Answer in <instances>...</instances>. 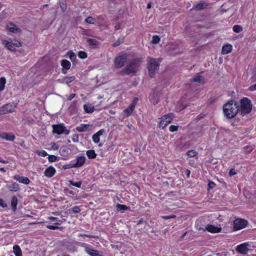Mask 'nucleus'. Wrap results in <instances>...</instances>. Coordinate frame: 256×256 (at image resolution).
<instances>
[{
  "instance_id": "c03bdc74",
  "label": "nucleus",
  "mask_w": 256,
  "mask_h": 256,
  "mask_svg": "<svg viewBox=\"0 0 256 256\" xmlns=\"http://www.w3.org/2000/svg\"><path fill=\"white\" fill-rule=\"evenodd\" d=\"M85 22L88 24H94L95 20L94 18L92 17L88 16L85 19Z\"/></svg>"
},
{
  "instance_id": "49530a36",
  "label": "nucleus",
  "mask_w": 256,
  "mask_h": 256,
  "mask_svg": "<svg viewBox=\"0 0 256 256\" xmlns=\"http://www.w3.org/2000/svg\"><path fill=\"white\" fill-rule=\"evenodd\" d=\"M160 40V38L158 36H152V43L156 44L159 42Z\"/></svg>"
},
{
  "instance_id": "4468645a",
  "label": "nucleus",
  "mask_w": 256,
  "mask_h": 256,
  "mask_svg": "<svg viewBox=\"0 0 256 256\" xmlns=\"http://www.w3.org/2000/svg\"><path fill=\"white\" fill-rule=\"evenodd\" d=\"M136 104V102H133L127 108L124 109V110L123 115L124 116V117H128L132 114L133 110L135 108Z\"/></svg>"
},
{
  "instance_id": "864d4df0",
  "label": "nucleus",
  "mask_w": 256,
  "mask_h": 256,
  "mask_svg": "<svg viewBox=\"0 0 256 256\" xmlns=\"http://www.w3.org/2000/svg\"><path fill=\"white\" fill-rule=\"evenodd\" d=\"M236 172L234 168H231L228 172L230 176H232L236 174Z\"/></svg>"
},
{
  "instance_id": "bf43d9fd",
  "label": "nucleus",
  "mask_w": 256,
  "mask_h": 256,
  "mask_svg": "<svg viewBox=\"0 0 256 256\" xmlns=\"http://www.w3.org/2000/svg\"><path fill=\"white\" fill-rule=\"evenodd\" d=\"M46 228L50 230H56L58 228V227L56 226H53V225H48L46 226Z\"/></svg>"
},
{
  "instance_id": "5fc2aeb1",
  "label": "nucleus",
  "mask_w": 256,
  "mask_h": 256,
  "mask_svg": "<svg viewBox=\"0 0 256 256\" xmlns=\"http://www.w3.org/2000/svg\"><path fill=\"white\" fill-rule=\"evenodd\" d=\"M0 206L2 208H6L7 207V204L6 202L2 198H0Z\"/></svg>"
},
{
  "instance_id": "cd10ccee",
  "label": "nucleus",
  "mask_w": 256,
  "mask_h": 256,
  "mask_svg": "<svg viewBox=\"0 0 256 256\" xmlns=\"http://www.w3.org/2000/svg\"><path fill=\"white\" fill-rule=\"evenodd\" d=\"M86 154L88 158L90 159L95 158L96 156V154L95 152V151L93 150H88L86 152Z\"/></svg>"
},
{
  "instance_id": "a19ab883",
  "label": "nucleus",
  "mask_w": 256,
  "mask_h": 256,
  "mask_svg": "<svg viewBox=\"0 0 256 256\" xmlns=\"http://www.w3.org/2000/svg\"><path fill=\"white\" fill-rule=\"evenodd\" d=\"M68 56L72 62L74 61L76 59V54L73 52H68Z\"/></svg>"
},
{
  "instance_id": "e433bc0d",
  "label": "nucleus",
  "mask_w": 256,
  "mask_h": 256,
  "mask_svg": "<svg viewBox=\"0 0 256 256\" xmlns=\"http://www.w3.org/2000/svg\"><path fill=\"white\" fill-rule=\"evenodd\" d=\"M69 183L70 184H71L73 186H74L76 187H77V188H80L81 186V185L82 184L81 181L74 182L72 180H69Z\"/></svg>"
},
{
  "instance_id": "7c9ffc66",
  "label": "nucleus",
  "mask_w": 256,
  "mask_h": 256,
  "mask_svg": "<svg viewBox=\"0 0 256 256\" xmlns=\"http://www.w3.org/2000/svg\"><path fill=\"white\" fill-rule=\"evenodd\" d=\"M88 44L90 46H96L99 45L100 42L95 39L88 38L87 40Z\"/></svg>"
},
{
  "instance_id": "c85d7f7f",
  "label": "nucleus",
  "mask_w": 256,
  "mask_h": 256,
  "mask_svg": "<svg viewBox=\"0 0 256 256\" xmlns=\"http://www.w3.org/2000/svg\"><path fill=\"white\" fill-rule=\"evenodd\" d=\"M9 189L11 191L17 192L20 190L19 185L16 182H13L9 186Z\"/></svg>"
},
{
  "instance_id": "39448f33",
  "label": "nucleus",
  "mask_w": 256,
  "mask_h": 256,
  "mask_svg": "<svg viewBox=\"0 0 256 256\" xmlns=\"http://www.w3.org/2000/svg\"><path fill=\"white\" fill-rule=\"evenodd\" d=\"M2 44L10 51H14L16 48H19L21 46L20 42L16 40H12L10 41L3 40L2 41Z\"/></svg>"
},
{
  "instance_id": "9b49d317",
  "label": "nucleus",
  "mask_w": 256,
  "mask_h": 256,
  "mask_svg": "<svg viewBox=\"0 0 256 256\" xmlns=\"http://www.w3.org/2000/svg\"><path fill=\"white\" fill-rule=\"evenodd\" d=\"M6 26V29L11 32L18 34L21 32L20 29L12 22H7Z\"/></svg>"
},
{
  "instance_id": "052dcab7",
  "label": "nucleus",
  "mask_w": 256,
  "mask_h": 256,
  "mask_svg": "<svg viewBox=\"0 0 256 256\" xmlns=\"http://www.w3.org/2000/svg\"><path fill=\"white\" fill-rule=\"evenodd\" d=\"M249 90L254 91L256 90V83L249 87Z\"/></svg>"
},
{
  "instance_id": "bb28decb",
  "label": "nucleus",
  "mask_w": 256,
  "mask_h": 256,
  "mask_svg": "<svg viewBox=\"0 0 256 256\" xmlns=\"http://www.w3.org/2000/svg\"><path fill=\"white\" fill-rule=\"evenodd\" d=\"M18 204V198H17L14 196L12 198L11 200V206L12 208V210L13 211H15L16 209V206Z\"/></svg>"
},
{
  "instance_id": "79ce46f5",
  "label": "nucleus",
  "mask_w": 256,
  "mask_h": 256,
  "mask_svg": "<svg viewBox=\"0 0 256 256\" xmlns=\"http://www.w3.org/2000/svg\"><path fill=\"white\" fill-rule=\"evenodd\" d=\"M242 28L239 25H235L233 27V30L236 32H242Z\"/></svg>"
},
{
  "instance_id": "0eeeda50",
  "label": "nucleus",
  "mask_w": 256,
  "mask_h": 256,
  "mask_svg": "<svg viewBox=\"0 0 256 256\" xmlns=\"http://www.w3.org/2000/svg\"><path fill=\"white\" fill-rule=\"evenodd\" d=\"M173 114L171 113L165 114L160 119V121L159 124V126L162 128L166 127L168 124L171 122L173 118Z\"/></svg>"
},
{
  "instance_id": "69168bd1",
  "label": "nucleus",
  "mask_w": 256,
  "mask_h": 256,
  "mask_svg": "<svg viewBox=\"0 0 256 256\" xmlns=\"http://www.w3.org/2000/svg\"><path fill=\"white\" fill-rule=\"evenodd\" d=\"M109 112H110V114H115V112H115V111H114V110H110Z\"/></svg>"
},
{
  "instance_id": "2eb2a0df",
  "label": "nucleus",
  "mask_w": 256,
  "mask_h": 256,
  "mask_svg": "<svg viewBox=\"0 0 256 256\" xmlns=\"http://www.w3.org/2000/svg\"><path fill=\"white\" fill-rule=\"evenodd\" d=\"M14 179L18 181L20 183L24 184H28L30 182V180L27 177L21 176L20 175L16 174L14 176Z\"/></svg>"
},
{
  "instance_id": "ea45409f",
  "label": "nucleus",
  "mask_w": 256,
  "mask_h": 256,
  "mask_svg": "<svg viewBox=\"0 0 256 256\" xmlns=\"http://www.w3.org/2000/svg\"><path fill=\"white\" fill-rule=\"evenodd\" d=\"M232 50V46L230 44H225V54L230 53Z\"/></svg>"
},
{
  "instance_id": "20e7f679",
  "label": "nucleus",
  "mask_w": 256,
  "mask_h": 256,
  "mask_svg": "<svg viewBox=\"0 0 256 256\" xmlns=\"http://www.w3.org/2000/svg\"><path fill=\"white\" fill-rule=\"evenodd\" d=\"M140 62H141V59L140 58L132 61L126 66L124 70L122 71V73L127 74L136 73Z\"/></svg>"
},
{
  "instance_id": "6ab92c4d",
  "label": "nucleus",
  "mask_w": 256,
  "mask_h": 256,
  "mask_svg": "<svg viewBox=\"0 0 256 256\" xmlns=\"http://www.w3.org/2000/svg\"><path fill=\"white\" fill-rule=\"evenodd\" d=\"M0 138L6 140L14 141L15 136L12 134H8L6 132L0 133Z\"/></svg>"
},
{
  "instance_id": "603ef678",
  "label": "nucleus",
  "mask_w": 256,
  "mask_h": 256,
  "mask_svg": "<svg viewBox=\"0 0 256 256\" xmlns=\"http://www.w3.org/2000/svg\"><path fill=\"white\" fill-rule=\"evenodd\" d=\"M178 126L174 125H172L169 127V130L171 132H174L178 130Z\"/></svg>"
},
{
  "instance_id": "6e6d98bb",
  "label": "nucleus",
  "mask_w": 256,
  "mask_h": 256,
  "mask_svg": "<svg viewBox=\"0 0 256 256\" xmlns=\"http://www.w3.org/2000/svg\"><path fill=\"white\" fill-rule=\"evenodd\" d=\"M78 236H82V237H87V238H96V236H95L92 235V234H78Z\"/></svg>"
},
{
  "instance_id": "680f3d73",
  "label": "nucleus",
  "mask_w": 256,
  "mask_h": 256,
  "mask_svg": "<svg viewBox=\"0 0 256 256\" xmlns=\"http://www.w3.org/2000/svg\"><path fill=\"white\" fill-rule=\"evenodd\" d=\"M76 96V94H70L68 97V100H72Z\"/></svg>"
},
{
  "instance_id": "4c0bfd02",
  "label": "nucleus",
  "mask_w": 256,
  "mask_h": 256,
  "mask_svg": "<svg viewBox=\"0 0 256 256\" xmlns=\"http://www.w3.org/2000/svg\"><path fill=\"white\" fill-rule=\"evenodd\" d=\"M192 82H204L203 77L201 76H198L194 78L192 80Z\"/></svg>"
},
{
  "instance_id": "a211bd4d",
  "label": "nucleus",
  "mask_w": 256,
  "mask_h": 256,
  "mask_svg": "<svg viewBox=\"0 0 256 256\" xmlns=\"http://www.w3.org/2000/svg\"><path fill=\"white\" fill-rule=\"evenodd\" d=\"M206 230L211 233H217L220 232L222 228L214 225L208 224L206 227Z\"/></svg>"
},
{
  "instance_id": "6e6552de",
  "label": "nucleus",
  "mask_w": 256,
  "mask_h": 256,
  "mask_svg": "<svg viewBox=\"0 0 256 256\" xmlns=\"http://www.w3.org/2000/svg\"><path fill=\"white\" fill-rule=\"evenodd\" d=\"M248 224V221L242 218L236 219L234 222V230H238L244 228Z\"/></svg>"
},
{
  "instance_id": "4be33fe9",
  "label": "nucleus",
  "mask_w": 256,
  "mask_h": 256,
  "mask_svg": "<svg viewBox=\"0 0 256 256\" xmlns=\"http://www.w3.org/2000/svg\"><path fill=\"white\" fill-rule=\"evenodd\" d=\"M56 170L52 166H49L44 171V176L48 177H52L56 173Z\"/></svg>"
},
{
  "instance_id": "a18cd8bd",
  "label": "nucleus",
  "mask_w": 256,
  "mask_h": 256,
  "mask_svg": "<svg viewBox=\"0 0 256 256\" xmlns=\"http://www.w3.org/2000/svg\"><path fill=\"white\" fill-rule=\"evenodd\" d=\"M36 153L38 154V156L43 157L46 156L48 155V153L44 150L38 151Z\"/></svg>"
},
{
  "instance_id": "7ed1b4c3",
  "label": "nucleus",
  "mask_w": 256,
  "mask_h": 256,
  "mask_svg": "<svg viewBox=\"0 0 256 256\" xmlns=\"http://www.w3.org/2000/svg\"><path fill=\"white\" fill-rule=\"evenodd\" d=\"M160 62V59L152 58L150 57L148 58V68L150 78L154 76L156 72L158 69Z\"/></svg>"
},
{
  "instance_id": "423d86ee",
  "label": "nucleus",
  "mask_w": 256,
  "mask_h": 256,
  "mask_svg": "<svg viewBox=\"0 0 256 256\" xmlns=\"http://www.w3.org/2000/svg\"><path fill=\"white\" fill-rule=\"evenodd\" d=\"M53 132L58 134H68L70 130H68L64 124H59L52 126Z\"/></svg>"
},
{
  "instance_id": "c9c22d12",
  "label": "nucleus",
  "mask_w": 256,
  "mask_h": 256,
  "mask_svg": "<svg viewBox=\"0 0 256 256\" xmlns=\"http://www.w3.org/2000/svg\"><path fill=\"white\" fill-rule=\"evenodd\" d=\"M186 154L188 158H192L197 156L198 152L194 150H190L187 152Z\"/></svg>"
},
{
  "instance_id": "1a4fd4ad",
  "label": "nucleus",
  "mask_w": 256,
  "mask_h": 256,
  "mask_svg": "<svg viewBox=\"0 0 256 256\" xmlns=\"http://www.w3.org/2000/svg\"><path fill=\"white\" fill-rule=\"evenodd\" d=\"M86 158L84 156H78L76 158V162L70 163L68 165V168H80L85 162Z\"/></svg>"
},
{
  "instance_id": "3c124183",
  "label": "nucleus",
  "mask_w": 256,
  "mask_h": 256,
  "mask_svg": "<svg viewBox=\"0 0 256 256\" xmlns=\"http://www.w3.org/2000/svg\"><path fill=\"white\" fill-rule=\"evenodd\" d=\"M60 7L62 12H65L66 9V4L65 2L60 3Z\"/></svg>"
},
{
  "instance_id": "473e14b6",
  "label": "nucleus",
  "mask_w": 256,
  "mask_h": 256,
  "mask_svg": "<svg viewBox=\"0 0 256 256\" xmlns=\"http://www.w3.org/2000/svg\"><path fill=\"white\" fill-rule=\"evenodd\" d=\"M207 6L206 4L205 3H201L198 4H196L194 6V8L196 10H200L202 8H205Z\"/></svg>"
},
{
  "instance_id": "f03ea898",
  "label": "nucleus",
  "mask_w": 256,
  "mask_h": 256,
  "mask_svg": "<svg viewBox=\"0 0 256 256\" xmlns=\"http://www.w3.org/2000/svg\"><path fill=\"white\" fill-rule=\"evenodd\" d=\"M252 104L251 101L247 98H244L240 101V106H239V114L244 116L248 114L252 111Z\"/></svg>"
},
{
  "instance_id": "393cba45",
  "label": "nucleus",
  "mask_w": 256,
  "mask_h": 256,
  "mask_svg": "<svg viewBox=\"0 0 256 256\" xmlns=\"http://www.w3.org/2000/svg\"><path fill=\"white\" fill-rule=\"evenodd\" d=\"M84 245H85V250L88 254H89L91 256H96L98 255L97 251L91 249L89 247V246L86 244H84Z\"/></svg>"
},
{
  "instance_id": "8fccbe9b",
  "label": "nucleus",
  "mask_w": 256,
  "mask_h": 256,
  "mask_svg": "<svg viewBox=\"0 0 256 256\" xmlns=\"http://www.w3.org/2000/svg\"><path fill=\"white\" fill-rule=\"evenodd\" d=\"M72 140L74 142H78L79 140V136H78V134H74L72 136Z\"/></svg>"
},
{
  "instance_id": "a878e982",
  "label": "nucleus",
  "mask_w": 256,
  "mask_h": 256,
  "mask_svg": "<svg viewBox=\"0 0 256 256\" xmlns=\"http://www.w3.org/2000/svg\"><path fill=\"white\" fill-rule=\"evenodd\" d=\"M13 252L16 256H22V250L20 246L17 244L13 246Z\"/></svg>"
},
{
  "instance_id": "c756f323",
  "label": "nucleus",
  "mask_w": 256,
  "mask_h": 256,
  "mask_svg": "<svg viewBox=\"0 0 256 256\" xmlns=\"http://www.w3.org/2000/svg\"><path fill=\"white\" fill-rule=\"evenodd\" d=\"M130 208L124 204H118L116 205L117 210L118 211H120L122 212H124V210H129Z\"/></svg>"
},
{
  "instance_id": "9d476101",
  "label": "nucleus",
  "mask_w": 256,
  "mask_h": 256,
  "mask_svg": "<svg viewBox=\"0 0 256 256\" xmlns=\"http://www.w3.org/2000/svg\"><path fill=\"white\" fill-rule=\"evenodd\" d=\"M127 59V55L122 54L116 57L114 60V64L116 68L122 67Z\"/></svg>"
},
{
  "instance_id": "4d7b16f0",
  "label": "nucleus",
  "mask_w": 256,
  "mask_h": 256,
  "mask_svg": "<svg viewBox=\"0 0 256 256\" xmlns=\"http://www.w3.org/2000/svg\"><path fill=\"white\" fill-rule=\"evenodd\" d=\"M176 218L175 215H170V216H162V218L164 220H168L170 218Z\"/></svg>"
},
{
  "instance_id": "f3484780",
  "label": "nucleus",
  "mask_w": 256,
  "mask_h": 256,
  "mask_svg": "<svg viewBox=\"0 0 256 256\" xmlns=\"http://www.w3.org/2000/svg\"><path fill=\"white\" fill-rule=\"evenodd\" d=\"M61 65L62 66V72L66 74L67 72V70L70 68L71 64L66 60H62L61 61Z\"/></svg>"
},
{
  "instance_id": "b1692460",
  "label": "nucleus",
  "mask_w": 256,
  "mask_h": 256,
  "mask_svg": "<svg viewBox=\"0 0 256 256\" xmlns=\"http://www.w3.org/2000/svg\"><path fill=\"white\" fill-rule=\"evenodd\" d=\"M75 80V77L74 76H66L63 78L62 80L59 79L58 80L61 83H66V84H68L69 83L74 81Z\"/></svg>"
},
{
  "instance_id": "09e8293b",
  "label": "nucleus",
  "mask_w": 256,
  "mask_h": 256,
  "mask_svg": "<svg viewBox=\"0 0 256 256\" xmlns=\"http://www.w3.org/2000/svg\"><path fill=\"white\" fill-rule=\"evenodd\" d=\"M48 160L50 162H54L57 160V158L54 155H50L48 156Z\"/></svg>"
},
{
  "instance_id": "58836bf2",
  "label": "nucleus",
  "mask_w": 256,
  "mask_h": 256,
  "mask_svg": "<svg viewBox=\"0 0 256 256\" xmlns=\"http://www.w3.org/2000/svg\"><path fill=\"white\" fill-rule=\"evenodd\" d=\"M227 97L228 100H234L235 98V92L234 91L228 92Z\"/></svg>"
},
{
  "instance_id": "ddd939ff",
  "label": "nucleus",
  "mask_w": 256,
  "mask_h": 256,
  "mask_svg": "<svg viewBox=\"0 0 256 256\" xmlns=\"http://www.w3.org/2000/svg\"><path fill=\"white\" fill-rule=\"evenodd\" d=\"M16 106L13 104H7L3 106L1 108L4 114L8 112H12L14 111Z\"/></svg>"
},
{
  "instance_id": "774afa93",
  "label": "nucleus",
  "mask_w": 256,
  "mask_h": 256,
  "mask_svg": "<svg viewBox=\"0 0 256 256\" xmlns=\"http://www.w3.org/2000/svg\"><path fill=\"white\" fill-rule=\"evenodd\" d=\"M190 174V171L188 170H187V176L188 177Z\"/></svg>"
},
{
  "instance_id": "13d9d810",
  "label": "nucleus",
  "mask_w": 256,
  "mask_h": 256,
  "mask_svg": "<svg viewBox=\"0 0 256 256\" xmlns=\"http://www.w3.org/2000/svg\"><path fill=\"white\" fill-rule=\"evenodd\" d=\"M123 42L122 40H118L114 44V46H116L120 45Z\"/></svg>"
},
{
  "instance_id": "dca6fc26",
  "label": "nucleus",
  "mask_w": 256,
  "mask_h": 256,
  "mask_svg": "<svg viewBox=\"0 0 256 256\" xmlns=\"http://www.w3.org/2000/svg\"><path fill=\"white\" fill-rule=\"evenodd\" d=\"M91 127L92 126L88 124H82L78 126L76 129L78 132H82L89 131Z\"/></svg>"
},
{
  "instance_id": "f704fd0d",
  "label": "nucleus",
  "mask_w": 256,
  "mask_h": 256,
  "mask_svg": "<svg viewBox=\"0 0 256 256\" xmlns=\"http://www.w3.org/2000/svg\"><path fill=\"white\" fill-rule=\"evenodd\" d=\"M6 78L2 77L0 78V91L4 90L6 84Z\"/></svg>"
},
{
  "instance_id": "338daca9",
  "label": "nucleus",
  "mask_w": 256,
  "mask_h": 256,
  "mask_svg": "<svg viewBox=\"0 0 256 256\" xmlns=\"http://www.w3.org/2000/svg\"><path fill=\"white\" fill-rule=\"evenodd\" d=\"M152 6V5H151V3L150 2H149L148 4H147V8H150Z\"/></svg>"
},
{
  "instance_id": "5701e85b",
  "label": "nucleus",
  "mask_w": 256,
  "mask_h": 256,
  "mask_svg": "<svg viewBox=\"0 0 256 256\" xmlns=\"http://www.w3.org/2000/svg\"><path fill=\"white\" fill-rule=\"evenodd\" d=\"M84 109L86 113L91 114L94 110V107L92 104H87L84 106Z\"/></svg>"
},
{
  "instance_id": "37998d69",
  "label": "nucleus",
  "mask_w": 256,
  "mask_h": 256,
  "mask_svg": "<svg viewBox=\"0 0 256 256\" xmlns=\"http://www.w3.org/2000/svg\"><path fill=\"white\" fill-rule=\"evenodd\" d=\"M49 219L52 221H56V222H54V224L56 226L60 225L62 222L60 220H58V218L55 217H50Z\"/></svg>"
},
{
  "instance_id": "aec40b11",
  "label": "nucleus",
  "mask_w": 256,
  "mask_h": 256,
  "mask_svg": "<svg viewBox=\"0 0 256 256\" xmlns=\"http://www.w3.org/2000/svg\"><path fill=\"white\" fill-rule=\"evenodd\" d=\"M160 94L157 92H154L150 96V101L154 104H156L159 102Z\"/></svg>"
},
{
  "instance_id": "f257e3e1",
  "label": "nucleus",
  "mask_w": 256,
  "mask_h": 256,
  "mask_svg": "<svg viewBox=\"0 0 256 256\" xmlns=\"http://www.w3.org/2000/svg\"><path fill=\"white\" fill-rule=\"evenodd\" d=\"M234 100H228L225 104V116L228 118H233L236 114H239V105Z\"/></svg>"
},
{
  "instance_id": "0e129e2a",
  "label": "nucleus",
  "mask_w": 256,
  "mask_h": 256,
  "mask_svg": "<svg viewBox=\"0 0 256 256\" xmlns=\"http://www.w3.org/2000/svg\"><path fill=\"white\" fill-rule=\"evenodd\" d=\"M0 162L3 164H6L8 163V161L2 160V158H0Z\"/></svg>"
},
{
  "instance_id": "72a5a7b5",
  "label": "nucleus",
  "mask_w": 256,
  "mask_h": 256,
  "mask_svg": "<svg viewBox=\"0 0 256 256\" xmlns=\"http://www.w3.org/2000/svg\"><path fill=\"white\" fill-rule=\"evenodd\" d=\"M50 148H47L48 150H56L58 149L59 146L56 144L55 142H52L50 144Z\"/></svg>"
},
{
  "instance_id": "de8ad7c7",
  "label": "nucleus",
  "mask_w": 256,
  "mask_h": 256,
  "mask_svg": "<svg viewBox=\"0 0 256 256\" xmlns=\"http://www.w3.org/2000/svg\"><path fill=\"white\" fill-rule=\"evenodd\" d=\"M78 56L80 58H86L87 57V54L84 52L80 51L78 52Z\"/></svg>"
},
{
  "instance_id": "412c9836",
  "label": "nucleus",
  "mask_w": 256,
  "mask_h": 256,
  "mask_svg": "<svg viewBox=\"0 0 256 256\" xmlns=\"http://www.w3.org/2000/svg\"><path fill=\"white\" fill-rule=\"evenodd\" d=\"M104 130L102 129L100 130L98 132H96V134H94L92 137L93 142L96 144L98 143L100 140V136H102L104 134Z\"/></svg>"
},
{
  "instance_id": "f8f14e48",
  "label": "nucleus",
  "mask_w": 256,
  "mask_h": 256,
  "mask_svg": "<svg viewBox=\"0 0 256 256\" xmlns=\"http://www.w3.org/2000/svg\"><path fill=\"white\" fill-rule=\"evenodd\" d=\"M250 244L248 243L245 242L238 246L236 248V250L239 253L242 254H246L248 250V247Z\"/></svg>"
},
{
  "instance_id": "e2e57ef3",
  "label": "nucleus",
  "mask_w": 256,
  "mask_h": 256,
  "mask_svg": "<svg viewBox=\"0 0 256 256\" xmlns=\"http://www.w3.org/2000/svg\"><path fill=\"white\" fill-rule=\"evenodd\" d=\"M214 186V184L213 182H210L208 184V186L210 188H212Z\"/></svg>"
},
{
  "instance_id": "2f4dec72",
  "label": "nucleus",
  "mask_w": 256,
  "mask_h": 256,
  "mask_svg": "<svg viewBox=\"0 0 256 256\" xmlns=\"http://www.w3.org/2000/svg\"><path fill=\"white\" fill-rule=\"evenodd\" d=\"M80 210H81L78 206H74L68 210L69 213L70 214L79 213Z\"/></svg>"
}]
</instances>
